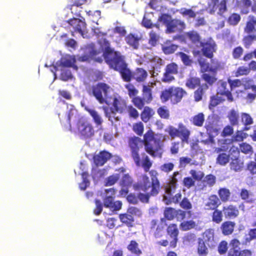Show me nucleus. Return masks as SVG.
Wrapping results in <instances>:
<instances>
[{
	"instance_id": "f257e3e1",
	"label": "nucleus",
	"mask_w": 256,
	"mask_h": 256,
	"mask_svg": "<svg viewBox=\"0 0 256 256\" xmlns=\"http://www.w3.org/2000/svg\"><path fill=\"white\" fill-rule=\"evenodd\" d=\"M142 142L146 152L152 158L162 156V142L160 138L155 137V134L152 130L150 129L146 132L142 140L136 136H130L128 138V146L130 150L131 156L137 166L140 165L139 145Z\"/></svg>"
},
{
	"instance_id": "f03ea898",
	"label": "nucleus",
	"mask_w": 256,
	"mask_h": 256,
	"mask_svg": "<svg viewBox=\"0 0 256 256\" xmlns=\"http://www.w3.org/2000/svg\"><path fill=\"white\" fill-rule=\"evenodd\" d=\"M151 177V182L148 176L146 174L142 176V180L140 182L135 183L133 184V188L134 190H142L146 194H138V198L144 203H148L149 202L150 198L152 196H156L160 190V182L158 178V172L154 170L150 172Z\"/></svg>"
},
{
	"instance_id": "7ed1b4c3",
	"label": "nucleus",
	"mask_w": 256,
	"mask_h": 256,
	"mask_svg": "<svg viewBox=\"0 0 256 256\" xmlns=\"http://www.w3.org/2000/svg\"><path fill=\"white\" fill-rule=\"evenodd\" d=\"M185 36L192 44H200V50L194 48L192 50V54L194 58L204 56L208 58H212L214 57V53L217 50V45L212 38H210L206 40L202 41L200 34L194 30L186 32Z\"/></svg>"
},
{
	"instance_id": "20e7f679",
	"label": "nucleus",
	"mask_w": 256,
	"mask_h": 256,
	"mask_svg": "<svg viewBox=\"0 0 256 256\" xmlns=\"http://www.w3.org/2000/svg\"><path fill=\"white\" fill-rule=\"evenodd\" d=\"M110 68L118 72L122 80L126 82L130 81L131 70L125 60L124 56L119 51H116L104 58Z\"/></svg>"
},
{
	"instance_id": "39448f33",
	"label": "nucleus",
	"mask_w": 256,
	"mask_h": 256,
	"mask_svg": "<svg viewBox=\"0 0 256 256\" xmlns=\"http://www.w3.org/2000/svg\"><path fill=\"white\" fill-rule=\"evenodd\" d=\"M178 174V172H174L170 176L168 183L165 186L163 201L166 205L172 204H177L182 200V194L180 192L176 193L174 196L172 195L176 188L178 180L176 176Z\"/></svg>"
},
{
	"instance_id": "423d86ee",
	"label": "nucleus",
	"mask_w": 256,
	"mask_h": 256,
	"mask_svg": "<svg viewBox=\"0 0 256 256\" xmlns=\"http://www.w3.org/2000/svg\"><path fill=\"white\" fill-rule=\"evenodd\" d=\"M110 89V86L108 84L99 82L88 87L86 91L89 95L94 96L100 104H103L107 102Z\"/></svg>"
},
{
	"instance_id": "0eeeda50",
	"label": "nucleus",
	"mask_w": 256,
	"mask_h": 256,
	"mask_svg": "<svg viewBox=\"0 0 256 256\" xmlns=\"http://www.w3.org/2000/svg\"><path fill=\"white\" fill-rule=\"evenodd\" d=\"M186 92L180 87L170 86L161 92L160 98L162 103L170 101L173 104L180 102Z\"/></svg>"
},
{
	"instance_id": "6e6552de",
	"label": "nucleus",
	"mask_w": 256,
	"mask_h": 256,
	"mask_svg": "<svg viewBox=\"0 0 256 256\" xmlns=\"http://www.w3.org/2000/svg\"><path fill=\"white\" fill-rule=\"evenodd\" d=\"M167 224L164 218L152 219L149 224L150 233L156 240L161 239L166 234Z\"/></svg>"
},
{
	"instance_id": "1a4fd4ad",
	"label": "nucleus",
	"mask_w": 256,
	"mask_h": 256,
	"mask_svg": "<svg viewBox=\"0 0 256 256\" xmlns=\"http://www.w3.org/2000/svg\"><path fill=\"white\" fill-rule=\"evenodd\" d=\"M77 128L82 138L87 139L94 135V130L92 124L84 118H81L78 120Z\"/></svg>"
},
{
	"instance_id": "9d476101",
	"label": "nucleus",
	"mask_w": 256,
	"mask_h": 256,
	"mask_svg": "<svg viewBox=\"0 0 256 256\" xmlns=\"http://www.w3.org/2000/svg\"><path fill=\"white\" fill-rule=\"evenodd\" d=\"M68 110L64 115L62 114L61 116L59 114L58 116L62 125L66 130H71L70 120L76 119L78 118L79 114L77 110L74 106L70 105V106H68Z\"/></svg>"
},
{
	"instance_id": "9b49d317",
	"label": "nucleus",
	"mask_w": 256,
	"mask_h": 256,
	"mask_svg": "<svg viewBox=\"0 0 256 256\" xmlns=\"http://www.w3.org/2000/svg\"><path fill=\"white\" fill-rule=\"evenodd\" d=\"M166 232L172 239V240L170 242V248H176L177 246L180 234L178 224L176 223H170L168 225L167 224L166 227Z\"/></svg>"
},
{
	"instance_id": "f8f14e48",
	"label": "nucleus",
	"mask_w": 256,
	"mask_h": 256,
	"mask_svg": "<svg viewBox=\"0 0 256 256\" xmlns=\"http://www.w3.org/2000/svg\"><path fill=\"white\" fill-rule=\"evenodd\" d=\"M213 57L210 59V65L206 62V60L202 58L198 57V62L202 68L206 71H209L212 73H216L218 70L222 68V66L220 62L216 59H213Z\"/></svg>"
},
{
	"instance_id": "ddd939ff",
	"label": "nucleus",
	"mask_w": 256,
	"mask_h": 256,
	"mask_svg": "<svg viewBox=\"0 0 256 256\" xmlns=\"http://www.w3.org/2000/svg\"><path fill=\"white\" fill-rule=\"evenodd\" d=\"M70 26L73 28V30H71V34L72 36H74V32H78L82 36L84 34V30L86 28V24L84 20L77 18H72L67 21Z\"/></svg>"
},
{
	"instance_id": "4468645a",
	"label": "nucleus",
	"mask_w": 256,
	"mask_h": 256,
	"mask_svg": "<svg viewBox=\"0 0 256 256\" xmlns=\"http://www.w3.org/2000/svg\"><path fill=\"white\" fill-rule=\"evenodd\" d=\"M178 73V66L174 62L169 64L166 66L162 81L164 82L170 83L174 80L173 75Z\"/></svg>"
},
{
	"instance_id": "2eb2a0df",
	"label": "nucleus",
	"mask_w": 256,
	"mask_h": 256,
	"mask_svg": "<svg viewBox=\"0 0 256 256\" xmlns=\"http://www.w3.org/2000/svg\"><path fill=\"white\" fill-rule=\"evenodd\" d=\"M100 54V50L94 48H92V50L89 51L88 54L78 56L77 60L80 62H90L91 60H93L95 62L101 63L102 62V56H98Z\"/></svg>"
},
{
	"instance_id": "dca6fc26",
	"label": "nucleus",
	"mask_w": 256,
	"mask_h": 256,
	"mask_svg": "<svg viewBox=\"0 0 256 256\" xmlns=\"http://www.w3.org/2000/svg\"><path fill=\"white\" fill-rule=\"evenodd\" d=\"M221 204L219 198L214 194L209 196L204 203V208L206 210L212 211L218 208Z\"/></svg>"
},
{
	"instance_id": "f3484780",
	"label": "nucleus",
	"mask_w": 256,
	"mask_h": 256,
	"mask_svg": "<svg viewBox=\"0 0 256 256\" xmlns=\"http://www.w3.org/2000/svg\"><path fill=\"white\" fill-rule=\"evenodd\" d=\"M222 210L224 217L229 220L236 218L240 214L237 206L232 204L223 206Z\"/></svg>"
},
{
	"instance_id": "a211bd4d",
	"label": "nucleus",
	"mask_w": 256,
	"mask_h": 256,
	"mask_svg": "<svg viewBox=\"0 0 256 256\" xmlns=\"http://www.w3.org/2000/svg\"><path fill=\"white\" fill-rule=\"evenodd\" d=\"M228 86V84L227 82L220 80L219 86L218 88L217 94L220 96H226L227 100L230 102L234 101V98L231 92V89L230 90Z\"/></svg>"
},
{
	"instance_id": "6ab92c4d",
	"label": "nucleus",
	"mask_w": 256,
	"mask_h": 256,
	"mask_svg": "<svg viewBox=\"0 0 256 256\" xmlns=\"http://www.w3.org/2000/svg\"><path fill=\"white\" fill-rule=\"evenodd\" d=\"M104 206L105 208H110L111 210L117 211L121 209L122 202L121 201H114V196H106L104 200Z\"/></svg>"
},
{
	"instance_id": "aec40b11",
	"label": "nucleus",
	"mask_w": 256,
	"mask_h": 256,
	"mask_svg": "<svg viewBox=\"0 0 256 256\" xmlns=\"http://www.w3.org/2000/svg\"><path fill=\"white\" fill-rule=\"evenodd\" d=\"M186 24L183 21L178 19H173L168 26L166 32L168 33H173L181 32L185 28Z\"/></svg>"
},
{
	"instance_id": "412c9836",
	"label": "nucleus",
	"mask_w": 256,
	"mask_h": 256,
	"mask_svg": "<svg viewBox=\"0 0 256 256\" xmlns=\"http://www.w3.org/2000/svg\"><path fill=\"white\" fill-rule=\"evenodd\" d=\"M141 39V36L132 33H130L124 37L126 44L133 50H138L139 48Z\"/></svg>"
},
{
	"instance_id": "4be33fe9",
	"label": "nucleus",
	"mask_w": 256,
	"mask_h": 256,
	"mask_svg": "<svg viewBox=\"0 0 256 256\" xmlns=\"http://www.w3.org/2000/svg\"><path fill=\"white\" fill-rule=\"evenodd\" d=\"M111 157L110 153L105 150L101 151L94 156V162L97 166H102Z\"/></svg>"
},
{
	"instance_id": "5701e85b",
	"label": "nucleus",
	"mask_w": 256,
	"mask_h": 256,
	"mask_svg": "<svg viewBox=\"0 0 256 256\" xmlns=\"http://www.w3.org/2000/svg\"><path fill=\"white\" fill-rule=\"evenodd\" d=\"M126 108V104L124 100L120 98H114L112 102V112L113 114L116 112L122 113Z\"/></svg>"
},
{
	"instance_id": "b1692460",
	"label": "nucleus",
	"mask_w": 256,
	"mask_h": 256,
	"mask_svg": "<svg viewBox=\"0 0 256 256\" xmlns=\"http://www.w3.org/2000/svg\"><path fill=\"white\" fill-rule=\"evenodd\" d=\"M178 136L180 138L183 143H188L190 132L187 128L186 126L182 123L180 122L178 124Z\"/></svg>"
},
{
	"instance_id": "393cba45",
	"label": "nucleus",
	"mask_w": 256,
	"mask_h": 256,
	"mask_svg": "<svg viewBox=\"0 0 256 256\" xmlns=\"http://www.w3.org/2000/svg\"><path fill=\"white\" fill-rule=\"evenodd\" d=\"M222 148H218L214 150V152L218 154L216 158V164L221 166L226 165L230 160V155L226 152H222Z\"/></svg>"
},
{
	"instance_id": "a878e982",
	"label": "nucleus",
	"mask_w": 256,
	"mask_h": 256,
	"mask_svg": "<svg viewBox=\"0 0 256 256\" xmlns=\"http://www.w3.org/2000/svg\"><path fill=\"white\" fill-rule=\"evenodd\" d=\"M244 32L247 34H253L256 32V17L250 15L244 28Z\"/></svg>"
},
{
	"instance_id": "bb28decb",
	"label": "nucleus",
	"mask_w": 256,
	"mask_h": 256,
	"mask_svg": "<svg viewBox=\"0 0 256 256\" xmlns=\"http://www.w3.org/2000/svg\"><path fill=\"white\" fill-rule=\"evenodd\" d=\"M130 74V80L133 78L138 82H144L148 76L147 72L140 68H136L133 73L131 72Z\"/></svg>"
},
{
	"instance_id": "cd10ccee",
	"label": "nucleus",
	"mask_w": 256,
	"mask_h": 256,
	"mask_svg": "<svg viewBox=\"0 0 256 256\" xmlns=\"http://www.w3.org/2000/svg\"><path fill=\"white\" fill-rule=\"evenodd\" d=\"M87 0H75L72 4L68 6L72 13L76 16L82 18L80 16L82 6L85 4Z\"/></svg>"
},
{
	"instance_id": "c85d7f7f",
	"label": "nucleus",
	"mask_w": 256,
	"mask_h": 256,
	"mask_svg": "<svg viewBox=\"0 0 256 256\" xmlns=\"http://www.w3.org/2000/svg\"><path fill=\"white\" fill-rule=\"evenodd\" d=\"M76 62L74 56H66L60 59V66L63 68H72L74 70H78V67L75 64Z\"/></svg>"
},
{
	"instance_id": "c756f323",
	"label": "nucleus",
	"mask_w": 256,
	"mask_h": 256,
	"mask_svg": "<svg viewBox=\"0 0 256 256\" xmlns=\"http://www.w3.org/2000/svg\"><path fill=\"white\" fill-rule=\"evenodd\" d=\"M235 226L236 223L234 222L226 220L222 224L220 228L224 235L228 236L232 234Z\"/></svg>"
},
{
	"instance_id": "7c9ffc66",
	"label": "nucleus",
	"mask_w": 256,
	"mask_h": 256,
	"mask_svg": "<svg viewBox=\"0 0 256 256\" xmlns=\"http://www.w3.org/2000/svg\"><path fill=\"white\" fill-rule=\"evenodd\" d=\"M99 44H100L102 48L104 50L103 53V56L104 58L108 57L116 50H114V48H110V42L106 38H101L99 40Z\"/></svg>"
},
{
	"instance_id": "2f4dec72",
	"label": "nucleus",
	"mask_w": 256,
	"mask_h": 256,
	"mask_svg": "<svg viewBox=\"0 0 256 256\" xmlns=\"http://www.w3.org/2000/svg\"><path fill=\"white\" fill-rule=\"evenodd\" d=\"M178 48V45L172 44L170 40H166L162 46V51L166 54H174Z\"/></svg>"
},
{
	"instance_id": "473e14b6",
	"label": "nucleus",
	"mask_w": 256,
	"mask_h": 256,
	"mask_svg": "<svg viewBox=\"0 0 256 256\" xmlns=\"http://www.w3.org/2000/svg\"><path fill=\"white\" fill-rule=\"evenodd\" d=\"M203 179L204 180L202 181L203 184L200 188V190H206L207 186L212 187L216 184V178L212 174H208L206 176H204Z\"/></svg>"
},
{
	"instance_id": "72a5a7b5",
	"label": "nucleus",
	"mask_w": 256,
	"mask_h": 256,
	"mask_svg": "<svg viewBox=\"0 0 256 256\" xmlns=\"http://www.w3.org/2000/svg\"><path fill=\"white\" fill-rule=\"evenodd\" d=\"M230 124L232 126H237L239 124V112L234 109H231L228 112L227 115Z\"/></svg>"
},
{
	"instance_id": "f704fd0d",
	"label": "nucleus",
	"mask_w": 256,
	"mask_h": 256,
	"mask_svg": "<svg viewBox=\"0 0 256 256\" xmlns=\"http://www.w3.org/2000/svg\"><path fill=\"white\" fill-rule=\"evenodd\" d=\"M154 114L155 112L152 108L146 106L144 108V110L140 114L141 120L146 123L150 120Z\"/></svg>"
},
{
	"instance_id": "c9c22d12",
	"label": "nucleus",
	"mask_w": 256,
	"mask_h": 256,
	"mask_svg": "<svg viewBox=\"0 0 256 256\" xmlns=\"http://www.w3.org/2000/svg\"><path fill=\"white\" fill-rule=\"evenodd\" d=\"M120 222L128 228H132L134 225V219L133 216L129 214H121L119 215Z\"/></svg>"
},
{
	"instance_id": "e433bc0d",
	"label": "nucleus",
	"mask_w": 256,
	"mask_h": 256,
	"mask_svg": "<svg viewBox=\"0 0 256 256\" xmlns=\"http://www.w3.org/2000/svg\"><path fill=\"white\" fill-rule=\"evenodd\" d=\"M230 168L234 172L240 171L244 167V162L239 158L238 156L232 158L230 164Z\"/></svg>"
},
{
	"instance_id": "4c0bfd02",
	"label": "nucleus",
	"mask_w": 256,
	"mask_h": 256,
	"mask_svg": "<svg viewBox=\"0 0 256 256\" xmlns=\"http://www.w3.org/2000/svg\"><path fill=\"white\" fill-rule=\"evenodd\" d=\"M210 216L212 222L216 224H220L223 220L224 214L222 210L218 208L212 210Z\"/></svg>"
},
{
	"instance_id": "58836bf2",
	"label": "nucleus",
	"mask_w": 256,
	"mask_h": 256,
	"mask_svg": "<svg viewBox=\"0 0 256 256\" xmlns=\"http://www.w3.org/2000/svg\"><path fill=\"white\" fill-rule=\"evenodd\" d=\"M208 87L207 84H203L198 86V89L194 92V98L196 102H199L202 98L206 90Z\"/></svg>"
},
{
	"instance_id": "ea45409f",
	"label": "nucleus",
	"mask_w": 256,
	"mask_h": 256,
	"mask_svg": "<svg viewBox=\"0 0 256 256\" xmlns=\"http://www.w3.org/2000/svg\"><path fill=\"white\" fill-rule=\"evenodd\" d=\"M220 202H226L230 200V190L226 188H220L218 192Z\"/></svg>"
},
{
	"instance_id": "a19ab883",
	"label": "nucleus",
	"mask_w": 256,
	"mask_h": 256,
	"mask_svg": "<svg viewBox=\"0 0 256 256\" xmlns=\"http://www.w3.org/2000/svg\"><path fill=\"white\" fill-rule=\"evenodd\" d=\"M200 78L198 77L190 76L186 81V86L190 89H194L196 87L200 86Z\"/></svg>"
},
{
	"instance_id": "79ce46f5",
	"label": "nucleus",
	"mask_w": 256,
	"mask_h": 256,
	"mask_svg": "<svg viewBox=\"0 0 256 256\" xmlns=\"http://www.w3.org/2000/svg\"><path fill=\"white\" fill-rule=\"evenodd\" d=\"M191 123L194 126L201 127L204 122V116L203 113L200 112L193 116L190 120Z\"/></svg>"
},
{
	"instance_id": "37998d69",
	"label": "nucleus",
	"mask_w": 256,
	"mask_h": 256,
	"mask_svg": "<svg viewBox=\"0 0 256 256\" xmlns=\"http://www.w3.org/2000/svg\"><path fill=\"white\" fill-rule=\"evenodd\" d=\"M176 210L174 208L172 207L166 208L164 211V217L160 218H164L165 222H166V220H172L176 218Z\"/></svg>"
},
{
	"instance_id": "c03bdc74",
	"label": "nucleus",
	"mask_w": 256,
	"mask_h": 256,
	"mask_svg": "<svg viewBox=\"0 0 256 256\" xmlns=\"http://www.w3.org/2000/svg\"><path fill=\"white\" fill-rule=\"evenodd\" d=\"M141 155L142 156V162H140L141 166L144 168V172H150V169L152 164V162L150 160L148 156L146 155L145 152H142Z\"/></svg>"
},
{
	"instance_id": "a18cd8bd",
	"label": "nucleus",
	"mask_w": 256,
	"mask_h": 256,
	"mask_svg": "<svg viewBox=\"0 0 256 256\" xmlns=\"http://www.w3.org/2000/svg\"><path fill=\"white\" fill-rule=\"evenodd\" d=\"M197 252L200 256H206L208 254V248L206 246L204 240L202 238L198 239Z\"/></svg>"
},
{
	"instance_id": "49530a36",
	"label": "nucleus",
	"mask_w": 256,
	"mask_h": 256,
	"mask_svg": "<svg viewBox=\"0 0 256 256\" xmlns=\"http://www.w3.org/2000/svg\"><path fill=\"white\" fill-rule=\"evenodd\" d=\"M134 180L128 174H124L122 178L120 185L122 188H130L132 186H133Z\"/></svg>"
},
{
	"instance_id": "de8ad7c7",
	"label": "nucleus",
	"mask_w": 256,
	"mask_h": 256,
	"mask_svg": "<svg viewBox=\"0 0 256 256\" xmlns=\"http://www.w3.org/2000/svg\"><path fill=\"white\" fill-rule=\"evenodd\" d=\"M148 44L152 47L156 46L159 42L160 36L158 34L152 30L149 32Z\"/></svg>"
},
{
	"instance_id": "09e8293b",
	"label": "nucleus",
	"mask_w": 256,
	"mask_h": 256,
	"mask_svg": "<svg viewBox=\"0 0 256 256\" xmlns=\"http://www.w3.org/2000/svg\"><path fill=\"white\" fill-rule=\"evenodd\" d=\"M128 250L136 255H140L142 254V250L138 248V243L134 240H132L127 246Z\"/></svg>"
},
{
	"instance_id": "8fccbe9b",
	"label": "nucleus",
	"mask_w": 256,
	"mask_h": 256,
	"mask_svg": "<svg viewBox=\"0 0 256 256\" xmlns=\"http://www.w3.org/2000/svg\"><path fill=\"white\" fill-rule=\"evenodd\" d=\"M142 96L147 103H150L152 100V88L149 86H143Z\"/></svg>"
},
{
	"instance_id": "3c124183",
	"label": "nucleus",
	"mask_w": 256,
	"mask_h": 256,
	"mask_svg": "<svg viewBox=\"0 0 256 256\" xmlns=\"http://www.w3.org/2000/svg\"><path fill=\"white\" fill-rule=\"evenodd\" d=\"M224 101V99L218 95L212 96L210 97L208 108L210 110H212L215 106Z\"/></svg>"
},
{
	"instance_id": "603ef678",
	"label": "nucleus",
	"mask_w": 256,
	"mask_h": 256,
	"mask_svg": "<svg viewBox=\"0 0 256 256\" xmlns=\"http://www.w3.org/2000/svg\"><path fill=\"white\" fill-rule=\"evenodd\" d=\"M189 173L196 182L202 181L204 176V172L200 170L192 169L190 170Z\"/></svg>"
},
{
	"instance_id": "864d4df0",
	"label": "nucleus",
	"mask_w": 256,
	"mask_h": 256,
	"mask_svg": "<svg viewBox=\"0 0 256 256\" xmlns=\"http://www.w3.org/2000/svg\"><path fill=\"white\" fill-rule=\"evenodd\" d=\"M87 111L92 118L94 122L97 126H100L102 124L103 120L98 112L92 109H88Z\"/></svg>"
},
{
	"instance_id": "5fc2aeb1",
	"label": "nucleus",
	"mask_w": 256,
	"mask_h": 256,
	"mask_svg": "<svg viewBox=\"0 0 256 256\" xmlns=\"http://www.w3.org/2000/svg\"><path fill=\"white\" fill-rule=\"evenodd\" d=\"M180 226L182 230L187 231L194 228L196 226V224L192 220L184 221L180 224Z\"/></svg>"
},
{
	"instance_id": "6e6d98bb",
	"label": "nucleus",
	"mask_w": 256,
	"mask_h": 256,
	"mask_svg": "<svg viewBox=\"0 0 256 256\" xmlns=\"http://www.w3.org/2000/svg\"><path fill=\"white\" fill-rule=\"evenodd\" d=\"M176 55L180 57L184 65L186 66H190L192 64V60L190 58V56L186 54L180 52L176 54Z\"/></svg>"
},
{
	"instance_id": "4d7b16f0",
	"label": "nucleus",
	"mask_w": 256,
	"mask_h": 256,
	"mask_svg": "<svg viewBox=\"0 0 256 256\" xmlns=\"http://www.w3.org/2000/svg\"><path fill=\"white\" fill-rule=\"evenodd\" d=\"M242 40L244 46L248 48L254 41H256V34H248L244 37Z\"/></svg>"
},
{
	"instance_id": "13d9d810",
	"label": "nucleus",
	"mask_w": 256,
	"mask_h": 256,
	"mask_svg": "<svg viewBox=\"0 0 256 256\" xmlns=\"http://www.w3.org/2000/svg\"><path fill=\"white\" fill-rule=\"evenodd\" d=\"M157 113L161 118L168 120L170 118V111L166 106H162L157 110Z\"/></svg>"
},
{
	"instance_id": "bf43d9fd",
	"label": "nucleus",
	"mask_w": 256,
	"mask_h": 256,
	"mask_svg": "<svg viewBox=\"0 0 256 256\" xmlns=\"http://www.w3.org/2000/svg\"><path fill=\"white\" fill-rule=\"evenodd\" d=\"M132 130L137 135L142 136L144 130L143 124L141 122L134 124L132 126Z\"/></svg>"
},
{
	"instance_id": "052dcab7",
	"label": "nucleus",
	"mask_w": 256,
	"mask_h": 256,
	"mask_svg": "<svg viewBox=\"0 0 256 256\" xmlns=\"http://www.w3.org/2000/svg\"><path fill=\"white\" fill-rule=\"evenodd\" d=\"M120 178L119 174H116L110 176L105 180V186H112Z\"/></svg>"
},
{
	"instance_id": "680f3d73",
	"label": "nucleus",
	"mask_w": 256,
	"mask_h": 256,
	"mask_svg": "<svg viewBox=\"0 0 256 256\" xmlns=\"http://www.w3.org/2000/svg\"><path fill=\"white\" fill-rule=\"evenodd\" d=\"M250 73L248 67L244 66H239L234 72V76L238 77L242 76L248 75Z\"/></svg>"
},
{
	"instance_id": "e2e57ef3",
	"label": "nucleus",
	"mask_w": 256,
	"mask_h": 256,
	"mask_svg": "<svg viewBox=\"0 0 256 256\" xmlns=\"http://www.w3.org/2000/svg\"><path fill=\"white\" fill-rule=\"evenodd\" d=\"M62 72L60 75V78L63 81H68L73 78L72 72L70 70L62 69Z\"/></svg>"
},
{
	"instance_id": "0e129e2a",
	"label": "nucleus",
	"mask_w": 256,
	"mask_h": 256,
	"mask_svg": "<svg viewBox=\"0 0 256 256\" xmlns=\"http://www.w3.org/2000/svg\"><path fill=\"white\" fill-rule=\"evenodd\" d=\"M144 101L145 100L143 98L139 96L134 97L132 99L133 104L139 110H142L144 108Z\"/></svg>"
},
{
	"instance_id": "69168bd1",
	"label": "nucleus",
	"mask_w": 256,
	"mask_h": 256,
	"mask_svg": "<svg viewBox=\"0 0 256 256\" xmlns=\"http://www.w3.org/2000/svg\"><path fill=\"white\" fill-rule=\"evenodd\" d=\"M204 128L206 129V132L208 134H213L217 133L218 132L214 123L210 122H208L206 123Z\"/></svg>"
},
{
	"instance_id": "338daca9",
	"label": "nucleus",
	"mask_w": 256,
	"mask_h": 256,
	"mask_svg": "<svg viewBox=\"0 0 256 256\" xmlns=\"http://www.w3.org/2000/svg\"><path fill=\"white\" fill-rule=\"evenodd\" d=\"M240 16L236 13H233L228 18V22L233 26L236 25L240 20Z\"/></svg>"
},
{
	"instance_id": "774afa93",
	"label": "nucleus",
	"mask_w": 256,
	"mask_h": 256,
	"mask_svg": "<svg viewBox=\"0 0 256 256\" xmlns=\"http://www.w3.org/2000/svg\"><path fill=\"white\" fill-rule=\"evenodd\" d=\"M196 181L191 176H186L184 178L182 184L187 188H190L195 186Z\"/></svg>"
}]
</instances>
